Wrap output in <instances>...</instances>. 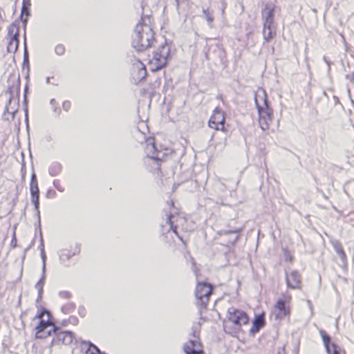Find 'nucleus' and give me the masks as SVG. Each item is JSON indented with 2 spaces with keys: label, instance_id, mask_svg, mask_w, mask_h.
<instances>
[{
  "label": "nucleus",
  "instance_id": "1",
  "mask_svg": "<svg viewBox=\"0 0 354 354\" xmlns=\"http://www.w3.org/2000/svg\"><path fill=\"white\" fill-rule=\"evenodd\" d=\"M157 37L152 17L143 15L135 26L131 44L137 51L143 52L156 46Z\"/></svg>",
  "mask_w": 354,
  "mask_h": 354
},
{
  "label": "nucleus",
  "instance_id": "34",
  "mask_svg": "<svg viewBox=\"0 0 354 354\" xmlns=\"http://www.w3.org/2000/svg\"><path fill=\"white\" fill-rule=\"evenodd\" d=\"M351 102H352V104H353V106H354V100H351Z\"/></svg>",
  "mask_w": 354,
  "mask_h": 354
},
{
  "label": "nucleus",
  "instance_id": "15",
  "mask_svg": "<svg viewBox=\"0 0 354 354\" xmlns=\"http://www.w3.org/2000/svg\"><path fill=\"white\" fill-rule=\"evenodd\" d=\"M277 6L272 3H266L263 4L261 10V17L263 24H272L274 23V13Z\"/></svg>",
  "mask_w": 354,
  "mask_h": 354
},
{
  "label": "nucleus",
  "instance_id": "29",
  "mask_svg": "<svg viewBox=\"0 0 354 354\" xmlns=\"http://www.w3.org/2000/svg\"><path fill=\"white\" fill-rule=\"evenodd\" d=\"M62 108L64 111H68L71 108V102L69 100H66L62 104Z\"/></svg>",
  "mask_w": 354,
  "mask_h": 354
},
{
  "label": "nucleus",
  "instance_id": "24",
  "mask_svg": "<svg viewBox=\"0 0 354 354\" xmlns=\"http://www.w3.org/2000/svg\"><path fill=\"white\" fill-rule=\"evenodd\" d=\"M29 15H30L29 8L24 3L23 6L21 8V12L20 18L24 24H26L27 22Z\"/></svg>",
  "mask_w": 354,
  "mask_h": 354
},
{
  "label": "nucleus",
  "instance_id": "23",
  "mask_svg": "<svg viewBox=\"0 0 354 354\" xmlns=\"http://www.w3.org/2000/svg\"><path fill=\"white\" fill-rule=\"evenodd\" d=\"M333 247L336 251V252L340 256L343 261L346 260V254L339 241H336L333 243Z\"/></svg>",
  "mask_w": 354,
  "mask_h": 354
},
{
  "label": "nucleus",
  "instance_id": "10",
  "mask_svg": "<svg viewBox=\"0 0 354 354\" xmlns=\"http://www.w3.org/2000/svg\"><path fill=\"white\" fill-rule=\"evenodd\" d=\"M54 336L51 340L50 346H68L71 345L74 339V334L68 330H59V327H57L56 331L53 333Z\"/></svg>",
  "mask_w": 354,
  "mask_h": 354
},
{
  "label": "nucleus",
  "instance_id": "30",
  "mask_svg": "<svg viewBox=\"0 0 354 354\" xmlns=\"http://www.w3.org/2000/svg\"><path fill=\"white\" fill-rule=\"evenodd\" d=\"M188 0H175L176 1V9L178 10L180 8V6L185 3H186Z\"/></svg>",
  "mask_w": 354,
  "mask_h": 354
},
{
  "label": "nucleus",
  "instance_id": "5",
  "mask_svg": "<svg viewBox=\"0 0 354 354\" xmlns=\"http://www.w3.org/2000/svg\"><path fill=\"white\" fill-rule=\"evenodd\" d=\"M171 56L169 46L164 42L153 51L152 58L149 61V67L151 72H156L165 68Z\"/></svg>",
  "mask_w": 354,
  "mask_h": 354
},
{
  "label": "nucleus",
  "instance_id": "3",
  "mask_svg": "<svg viewBox=\"0 0 354 354\" xmlns=\"http://www.w3.org/2000/svg\"><path fill=\"white\" fill-rule=\"evenodd\" d=\"M33 320H37L35 328V335L37 339H46L50 337L57 330L52 314L45 308L41 307Z\"/></svg>",
  "mask_w": 354,
  "mask_h": 354
},
{
  "label": "nucleus",
  "instance_id": "13",
  "mask_svg": "<svg viewBox=\"0 0 354 354\" xmlns=\"http://www.w3.org/2000/svg\"><path fill=\"white\" fill-rule=\"evenodd\" d=\"M320 335L327 354H346L343 348L331 342L330 337L324 330H321Z\"/></svg>",
  "mask_w": 354,
  "mask_h": 354
},
{
  "label": "nucleus",
  "instance_id": "12",
  "mask_svg": "<svg viewBox=\"0 0 354 354\" xmlns=\"http://www.w3.org/2000/svg\"><path fill=\"white\" fill-rule=\"evenodd\" d=\"M193 339H189L183 346L186 354H205L199 339V332H194Z\"/></svg>",
  "mask_w": 354,
  "mask_h": 354
},
{
  "label": "nucleus",
  "instance_id": "14",
  "mask_svg": "<svg viewBox=\"0 0 354 354\" xmlns=\"http://www.w3.org/2000/svg\"><path fill=\"white\" fill-rule=\"evenodd\" d=\"M81 252V245L75 243L63 248L59 254V259L62 261L65 262L73 257L77 255Z\"/></svg>",
  "mask_w": 354,
  "mask_h": 354
},
{
  "label": "nucleus",
  "instance_id": "22",
  "mask_svg": "<svg viewBox=\"0 0 354 354\" xmlns=\"http://www.w3.org/2000/svg\"><path fill=\"white\" fill-rule=\"evenodd\" d=\"M134 65L136 66V68L138 70L139 78L140 80L145 79L147 74L145 65L140 61H137Z\"/></svg>",
  "mask_w": 354,
  "mask_h": 354
},
{
  "label": "nucleus",
  "instance_id": "8",
  "mask_svg": "<svg viewBox=\"0 0 354 354\" xmlns=\"http://www.w3.org/2000/svg\"><path fill=\"white\" fill-rule=\"evenodd\" d=\"M213 286L207 282H198L196 286L195 296L197 299V305L201 309H205L209 301L210 296L213 294Z\"/></svg>",
  "mask_w": 354,
  "mask_h": 354
},
{
  "label": "nucleus",
  "instance_id": "7",
  "mask_svg": "<svg viewBox=\"0 0 354 354\" xmlns=\"http://www.w3.org/2000/svg\"><path fill=\"white\" fill-rule=\"evenodd\" d=\"M263 104H260L257 97L255 98V103L259 113V123L262 130H268L272 120L273 111L269 106L266 95L262 98Z\"/></svg>",
  "mask_w": 354,
  "mask_h": 354
},
{
  "label": "nucleus",
  "instance_id": "26",
  "mask_svg": "<svg viewBox=\"0 0 354 354\" xmlns=\"http://www.w3.org/2000/svg\"><path fill=\"white\" fill-rule=\"evenodd\" d=\"M66 48L64 44H57L55 48V52L57 55H63L65 53Z\"/></svg>",
  "mask_w": 354,
  "mask_h": 354
},
{
  "label": "nucleus",
  "instance_id": "32",
  "mask_svg": "<svg viewBox=\"0 0 354 354\" xmlns=\"http://www.w3.org/2000/svg\"><path fill=\"white\" fill-rule=\"evenodd\" d=\"M277 354H286V351L285 347L283 346L281 348H279L278 349Z\"/></svg>",
  "mask_w": 354,
  "mask_h": 354
},
{
  "label": "nucleus",
  "instance_id": "31",
  "mask_svg": "<svg viewBox=\"0 0 354 354\" xmlns=\"http://www.w3.org/2000/svg\"><path fill=\"white\" fill-rule=\"evenodd\" d=\"M176 222H181L182 223L185 224L186 223V219L184 217L182 216H177L176 218Z\"/></svg>",
  "mask_w": 354,
  "mask_h": 354
},
{
  "label": "nucleus",
  "instance_id": "28",
  "mask_svg": "<svg viewBox=\"0 0 354 354\" xmlns=\"http://www.w3.org/2000/svg\"><path fill=\"white\" fill-rule=\"evenodd\" d=\"M78 319L76 317H70L67 320V322L73 324V325H77L78 324ZM66 321H64L62 322V324L65 326Z\"/></svg>",
  "mask_w": 354,
  "mask_h": 354
},
{
  "label": "nucleus",
  "instance_id": "27",
  "mask_svg": "<svg viewBox=\"0 0 354 354\" xmlns=\"http://www.w3.org/2000/svg\"><path fill=\"white\" fill-rule=\"evenodd\" d=\"M203 13L206 17V19L209 24H212L214 21V17L208 10H203Z\"/></svg>",
  "mask_w": 354,
  "mask_h": 354
},
{
  "label": "nucleus",
  "instance_id": "19",
  "mask_svg": "<svg viewBox=\"0 0 354 354\" xmlns=\"http://www.w3.org/2000/svg\"><path fill=\"white\" fill-rule=\"evenodd\" d=\"M80 351L84 354H100L99 348L91 342L83 341L80 344Z\"/></svg>",
  "mask_w": 354,
  "mask_h": 354
},
{
  "label": "nucleus",
  "instance_id": "17",
  "mask_svg": "<svg viewBox=\"0 0 354 354\" xmlns=\"http://www.w3.org/2000/svg\"><path fill=\"white\" fill-rule=\"evenodd\" d=\"M287 286L291 289H297L301 287V276L297 271L293 270L286 275Z\"/></svg>",
  "mask_w": 354,
  "mask_h": 354
},
{
  "label": "nucleus",
  "instance_id": "18",
  "mask_svg": "<svg viewBox=\"0 0 354 354\" xmlns=\"http://www.w3.org/2000/svg\"><path fill=\"white\" fill-rule=\"evenodd\" d=\"M262 34L265 42L269 43L272 41L277 35L274 23L263 24Z\"/></svg>",
  "mask_w": 354,
  "mask_h": 354
},
{
  "label": "nucleus",
  "instance_id": "11",
  "mask_svg": "<svg viewBox=\"0 0 354 354\" xmlns=\"http://www.w3.org/2000/svg\"><path fill=\"white\" fill-rule=\"evenodd\" d=\"M225 113L218 108H216L208 121V126L216 131L227 132L225 127Z\"/></svg>",
  "mask_w": 354,
  "mask_h": 354
},
{
  "label": "nucleus",
  "instance_id": "9",
  "mask_svg": "<svg viewBox=\"0 0 354 354\" xmlns=\"http://www.w3.org/2000/svg\"><path fill=\"white\" fill-rule=\"evenodd\" d=\"M7 35L5 37L7 52L15 54L19 47V28L15 24H11L7 28Z\"/></svg>",
  "mask_w": 354,
  "mask_h": 354
},
{
  "label": "nucleus",
  "instance_id": "35",
  "mask_svg": "<svg viewBox=\"0 0 354 354\" xmlns=\"http://www.w3.org/2000/svg\"><path fill=\"white\" fill-rule=\"evenodd\" d=\"M53 111H57V108H55H55H54V109H53Z\"/></svg>",
  "mask_w": 354,
  "mask_h": 354
},
{
  "label": "nucleus",
  "instance_id": "21",
  "mask_svg": "<svg viewBox=\"0 0 354 354\" xmlns=\"http://www.w3.org/2000/svg\"><path fill=\"white\" fill-rule=\"evenodd\" d=\"M175 218V216L173 215V214H169L167 216V223L170 225V230L180 239L182 240V238L179 236L178 233V225H176L174 223V218Z\"/></svg>",
  "mask_w": 354,
  "mask_h": 354
},
{
  "label": "nucleus",
  "instance_id": "16",
  "mask_svg": "<svg viewBox=\"0 0 354 354\" xmlns=\"http://www.w3.org/2000/svg\"><path fill=\"white\" fill-rule=\"evenodd\" d=\"M30 191L31 194L32 202L35 209H37L39 205V189L37 177L35 174H32L31 176L30 182Z\"/></svg>",
  "mask_w": 354,
  "mask_h": 354
},
{
  "label": "nucleus",
  "instance_id": "4",
  "mask_svg": "<svg viewBox=\"0 0 354 354\" xmlns=\"http://www.w3.org/2000/svg\"><path fill=\"white\" fill-rule=\"evenodd\" d=\"M144 151L147 158L145 161L147 169L150 172L162 176L161 165L165 161L167 154L158 151L153 142L145 143Z\"/></svg>",
  "mask_w": 354,
  "mask_h": 354
},
{
  "label": "nucleus",
  "instance_id": "25",
  "mask_svg": "<svg viewBox=\"0 0 354 354\" xmlns=\"http://www.w3.org/2000/svg\"><path fill=\"white\" fill-rule=\"evenodd\" d=\"M284 260L286 262L292 263L294 261V257L292 253L287 249H283Z\"/></svg>",
  "mask_w": 354,
  "mask_h": 354
},
{
  "label": "nucleus",
  "instance_id": "6",
  "mask_svg": "<svg viewBox=\"0 0 354 354\" xmlns=\"http://www.w3.org/2000/svg\"><path fill=\"white\" fill-rule=\"evenodd\" d=\"M292 297L289 292H283L277 299L273 307L276 319H290L292 313Z\"/></svg>",
  "mask_w": 354,
  "mask_h": 354
},
{
  "label": "nucleus",
  "instance_id": "33",
  "mask_svg": "<svg viewBox=\"0 0 354 354\" xmlns=\"http://www.w3.org/2000/svg\"><path fill=\"white\" fill-rule=\"evenodd\" d=\"M50 104L53 105V106L55 105L56 104L55 100H54V99L51 100Z\"/></svg>",
  "mask_w": 354,
  "mask_h": 354
},
{
  "label": "nucleus",
  "instance_id": "2",
  "mask_svg": "<svg viewBox=\"0 0 354 354\" xmlns=\"http://www.w3.org/2000/svg\"><path fill=\"white\" fill-rule=\"evenodd\" d=\"M250 322L248 314L241 309L230 307L226 312L223 320V328L225 333L236 335L242 331L243 327Z\"/></svg>",
  "mask_w": 354,
  "mask_h": 354
},
{
  "label": "nucleus",
  "instance_id": "20",
  "mask_svg": "<svg viewBox=\"0 0 354 354\" xmlns=\"http://www.w3.org/2000/svg\"><path fill=\"white\" fill-rule=\"evenodd\" d=\"M265 324V319L263 315L257 316L253 321L252 330L253 332L259 331Z\"/></svg>",
  "mask_w": 354,
  "mask_h": 354
}]
</instances>
